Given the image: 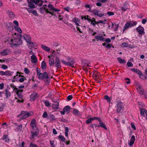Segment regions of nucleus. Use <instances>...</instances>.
Listing matches in <instances>:
<instances>
[{
    "mask_svg": "<svg viewBox=\"0 0 147 147\" xmlns=\"http://www.w3.org/2000/svg\"><path fill=\"white\" fill-rule=\"evenodd\" d=\"M16 34V33H15L14 35H12L7 37L5 42H7L11 47L21 44L22 41L20 38L17 37Z\"/></svg>",
    "mask_w": 147,
    "mask_h": 147,
    "instance_id": "nucleus-1",
    "label": "nucleus"
},
{
    "mask_svg": "<svg viewBox=\"0 0 147 147\" xmlns=\"http://www.w3.org/2000/svg\"><path fill=\"white\" fill-rule=\"evenodd\" d=\"M48 6L49 8V9H47V5H43V8L47 13H50L52 16L54 15L55 14L54 13L51 12H50L49 11H54L55 12L57 11L59 12L60 11V9L55 8L54 6L51 4H49L48 5Z\"/></svg>",
    "mask_w": 147,
    "mask_h": 147,
    "instance_id": "nucleus-2",
    "label": "nucleus"
},
{
    "mask_svg": "<svg viewBox=\"0 0 147 147\" xmlns=\"http://www.w3.org/2000/svg\"><path fill=\"white\" fill-rule=\"evenodd\" d=\"M38 76V78L40 80H44L46 82V84H48L50 82V79L49 78L47 73L46 72H45L43 74L42 73L39 74Z\"/></svg>",
    "mask_w": 147,
    "mask_h": 147,
    "instance_id": "nucleus-3",
    "label": "nucleus"
},
{
    "mask_svg": "<svg viewBox=\"0 0 147 147\" xmlns=\"http://www.w3.org/2000/svg\"><path fill=\"white\" fill-rule=\"evenodd\" d=\"M20 115H21V119H24L30 116L31 115V114L30 113L27 112L25 111H22L18 115V117H19Z\"/></svg>",
    "mask_w": 147,
    "mask_h": 147,
    "instance_id": "nucleus-4",
    "label": "nucleus"
},
{
    "mask_svg": "<svg viewBox=\"0 0 147 147\" xmlns=\"http://www.w3.org/2000/svg\"><path fill=\"white\" fill-rule=\"evenodd\" d=\"M123 106L121 102H118L117 104V111L118 113L122 112L123 111Z\"/></svg>",
    "mask_w": 147,
    "mask_h": 147,
    "instance_id": "nucleus-5",
    "label": "nucleus"
},
{
    "mask_svg": "<svg viewBox=\"0 0 147 147\" xmlns=\"http://www.w3.org/2000/svg\"><path fill=\"white\" fill-rule=\"evenodd\" d=\"M24 37L26 41L31 45L32 46H33L34 44L33 43L31 42V39L30 38L28 35L25 34L24 35Z\"/></svg>",
    "mask_w": 147,
    "mask_h": 147,
    "instance_id": "nucleus-6",
    "label": "nucleus"
},
{
    "mask_svg": "<svg viewBox=\"0 0 147 147\" xmlns=\"http://www.w3.org/2000/svg\"><path fill=\"white\" fill-rule=\"evenodd\" d=\"M36 121L34 119H32L30 123V126L32 129V130H38V127L36 124Z\"/></svg>",
    "mask_w": 147,
    "mask_h": 147,
    "instance_id": "nucleus-7",
    "label": "nucleus"
},
{
    "mask_svg": "<svg viewBox=\"0 0 147 147\" xmlns=\"http://www.w3.org/2000/svg\"><path fill=\"white\" fill-rule=\"evenodd\" d=\"M39 131L38 130H32L31 131L32 135L30 137L31 139H34L35 137H36L39 133Z\"/></svg>",
    "mask_w": 147,
    "mask_h": 147,
    "instance_id": "nucleus-8",
    "label": "nucleus"
},
{
    "mask_svg": "<svg viewBox=\"0 0 147 147\" xmlns=\"http://www.w3.org/2000/svg\"><path fill=\"white\" fill-rule=\"evenodd\" d=\"M93 12L94 14L97 15L98 17H101L104 16V14L100 11L98 10H94Z\"/></svg>",
    "mask_w": 147,
    "mask_h": 147,
    "instance_id": "nucleus-9",
    "label": "nucleus"
},
{
    "mask_svg": "<svg viewBox=\"0 0 147 147\" xmlns=\"http://www.w3.org/2000/svg\"><path fill=\"white\" fill-rule=\"evenodd\" d=\"M10 53V50L8 49L4 50L0 52V54L2 56H5L9 54Z\"/></svg>",
    "mask_w": 147,
    "mask_h": 147,
    "instance_id": "nucleus-10",
    "label": "nucleus"
},
{
    "mask_svg": "<svg viewBox=\"0 0 147 147\" xmlns=\"http://www.w3.org/2000/svg\"><path fill=\"white\" fill-rule=\"evenodd\" d=\"M67 60L68 65L71 66L72 67H73V65L74 63V60L69 58H68L67 59Z\"/></svg>",
    "mask_w": 147,
    "mask_h": 147,
    "instance_id": "nucleus-11",
    "label": "nucleus"
},
{
    "mask_svg": "<svg viewBox=\"0 0 147 147\" xmlns=\"http://www.w3.org/2000/svg\"><path fill=\"white\" fill-rule=\"evenodd\" d=\"M136 30L140 34H142L144 33V28L141 26L137 27L136 28Z\"/></svg>",
    "mask_w": 147,
    "mask_h": 147,
    "instance_id": "nucleus-12",
    "label": "nucleus"
},
{
    "mask_svg": "<svg viewBox=\"0 0 147 147\" xmlns=\"http://www.w3.org/2000/svg\"><path fill=\"white\" fill-rule=\"evenodd\" d=\"M99 121V125H98V127H100L102 128H103L104 129L107 130V128L106 127L105 124L102 122L100 120L98 119Z\"/></svg>",
    "mask_w": 147,
    "mask_h": 147,
    "instance_id": "nucleus-13",
    "label": "nucleus"
},
{
    "mask_svg": "<svg viewBox=\"0 0 147 147\" xmlns=\"http://www.w3.org/2000/svg\"><path fill=\"white\" fill-rule=\"evenodd\" d=\"M37 94L36 93H33L30 96V100L31 101H33L37 97Z\"/></svg>",
    "mask_w": 147,
    "mask_h": 147,
    "instance_id": "nucleus-14",
    "label": "nucleus"
},
{
    "mask_svg": "<svg viewBox=\"0 0 147 147\" xmlns=\"http://www.w3.org/2000/svg\"><path fill=\"white\" fill-rule=\"evenodd\" d=\"M55 66L58 68L61 67V64L60 63L59 59L58 57H56L55 60Z\"/></svg>",
    "mask_w": 147,
    "mask_h": 147,
    "instance_id": "nucleus-15",
    "label": "nucleus"
},
{
    "mask_svg": "<svg viewBox=\"0 0 147 147\" xmlns=\"http://www.w3.org/2000/svg\"><path fill=\"white\" fill-rule=\"evenodd\" d=\"M72 22H74L77 26H80L79 24L80 23V20L78 18H74L72 20Z\"/></svg>",
    "mask_w": 147,
    "mask_h": 147,
    "instance_id": "nucleus-16",
    "label": "nucleus"
},
{
    "mask_svg": "<svg viewBox=\"0 0 147 147\" xmlns=\"http://www.w3.org/2000/svg\"><path fill=\"white\" fill-rule=\"evenodd\" d=\"M135 140V137L133 135L131 137L130 142L128 143L129 145L130 146H132L134 144Z\"/></svg>",
    "mask_w": 147,
    "mask_h": 147,
    "instance_id": "nucleus-17",
    "label": "nucleus"
},
{
    "mask_svg": "<svg viewBox=\"0 0 147 147\" xmlns=\"http://www.w3.org/2000/svg\"><path fill=\"white\" fill-rule=\"evenodd\" d=\"M93 78L95 79L96 80L99 79L100 78V74L97 71L94 72L92 75Z\"/></svg>",
    "mask_w": 147,
    "mask_h": 147,
    "instance_id": "nucleus-18",
    "label": "nucleus"
},
{
    "mask_svg": "<svg viewBox=\"0 0 147 147\" xmlns=\"http://www.w3.org/2000/svg\"><path fill=\"white\" fill-rule=\"evenodd\" d=\"M138 92L140 94H143L144 93V90L141 86H139L137 88Z\"/></svg>",
    "mask_w": 147,
    "mask_h": 147,
    "instance_id": "nucleus-19",
    "label": "nucleus"
},
{
    "mask_svg": "<svg viewBox=\"0 0 147 147\" xmlns=\"http://www.w3.org/2000/svg\"><path fill=\"white\" fill-rule=\"evenodd\" d=\"M131 71L136 73L140 75H141L142 74V72L139 69L132 68L131 69Z\"/></svg>",
    "mask_w": 147,
    "mask_h": 147,
    "instance_id": "nucleus-20",
    "label": "nucleus"
},
{
    "mask_svg": "<svg viewBox=\"0 0 147 147\" xmlns=\"http://www.w3.org/2000/svg\"><path fill=\"white\" fill-rule=\"evenodd\" d=\"M59 103L57 101L55 102V104L52 105L53 108L54 109H57L59 108Z\"/></svg>",
    "mask_w": 147,
    "mask_h": 147,
    "instance_id": "nucleus-21",
    "label": "nucleus"
},
{
    "mask_svg": "<svg viewBox=\"0 0 147 147\" xmlns=\"http://www.w3.org/2000/svg\"><path fill=\"white\" fill-rule=\"evenodd\" d=\"M112 28H113L115 31H116L117 30L119 26L118 24H116L115 23H112Z\"/></svg>",
    "mask_w": 147,
    "mask_h": 147,
    "instance_id": "nucleus-22",
    "label": "nucleus"
},
{
    "mask_svg": "<svg viewBox=\"0 0 147 147\" xmlns=\"http://www.w3.org/2000/svg\"><path fill=\"white\" fill-rule=\"evenodd\" d=\"M130 24L129 22H127L125 24L123 27V32H124L125 30L128 28L129 27H131Z\"/></svg>",
    "mask_w": 147,
    "mask_h": 147,
    "instance_id": "nucleus-23",
    "label": "nucleus"
},
{
    "mask_svg": "<svg viewBox=\"0 0 147 147\" xmlns=\"http://www.w3.org/2000/svg\"><path fill=\"white\" fill-rule=\"evenodd\" d=\"M63 110L65 113H69L70 111V107L68 106H66L63 108Z\"/></svg>",
    "mask_w": 147,
    "mask_h": 147,
    "instance_id": "nucleus-24",
    "label": "nucleus"
},
{
    "mask_svg": "<svg viewBox=\"0 0 147 147\" xmlns=\"http://www.w3.org/2000/svg\"><path fill=\"white\" fill-rule=\"evenodd\" d=\"M41 47L43 50L47 52H49L50 51V48L44 45H41Z\"/></svg>",
    "mask_w": 147,
    "mask_h": 147,
    "instance_id": "nucleus-25",
    "label": "nucleus"
},
{
    "mask_svg": "<svg viewBox=\"0 0 147 147\" xmlns=\"http://www.w3.org/2000/svg\"><path fill=\"white\" fill-rule=\"evenodd\" d=\"M144 113L146 115H147V111L144 109H141L140 112L141 115L143 117H144Z\"/></svg>",
    "mask_w": 147,
    "mask_h": 147,
    "instance_id": "nucleus-26",
    "label": "nucleus"
},
{
    "mask_svg": "<svg viewBox=\"0 0 147 147\" xmlns=\"http://www.w3.org/2000/svg\"><path fill=\"white\" fill-rule=\"evenodd\" d=\"M121 47H128L131 49L133 48L132 47H131L130 45H128V44L126 42L122 43L121 45Z\"/></svg>",
    "mask_w": 147,
    "mask_h": 147,
    "instance_id": "nucleus-27",
    "label": "nucleus"
},
{
    "mask_svg": "<svg viewBox=\"0 0 147 147\" xmlns=\"http://www.w3.org/2000/svg\"><path fill=\"white\" fill-rule=\"evenodd\" d=\"M14 72L13 71H10L7 70L5 71V76H12Z\"/></svg>",
    "mask_w": 147,
    "mask_h": 147,
    "instance_id": "nucleus-28",
    "label": "nucleus"
},
{
    "mask_svg": "<svg viewBox=\"0 0 147 147\" xmlns=\"http://www.w3.org/2000/svg\"><path fill=\"white\" fill-rule=\"evenodd\" d=\"M31 60L34 63H35L37 62V59L35 55H32L31 57Z\"/></svg>",
    "mask_w": 147,
    "mask_h": 147,
    "instance_id": "nucleus-29",
    "label": "nucleus"
},
{
    "mask_svg": "<svg viewBox=\"0 0 147 147\" xmlns=\"http://www.w3.org/2000/svg\"><path fill=\"white\" fill-rule=\"evenodd\" d=\"M95 37L96 40L98 41L100 40L101 41H103L104 40V38L102 36H96Z\"/></svg>",
    "mask_w": 147,
    "mask_h": 147,
    "instance_id": "nucleus-30",
    "label": "nucleus"
},
{
    "mask_svg": "<svg viewBox=\"0 0 147 147\" xmlns=\"http://www.w3.org/2000/svg\"><path fill=\"white\" fill-rule=\"evenodd\" d=\"M72 113L74 115H80V113L78 110L75 109H73Z\"/></svg>",
    "mask_w": 147,
    "mask_h": 147,
    "instance_id": "nucleus-31",
    "label": "nucleus"
},
{
    "mask_svg": "<svg viewBox=\"0 0 147 147\" xmlns=\"http://www.w3.org/2000/svg\"><path fill=\"white\" fill-rule=\"evenodd\" d=\"M16 92V94H17L18 97L19 98L21 97V96L19 94V93L20 92H22V90H18V89L16 88L15 89Z\"/></svg>",
    "mask_w": 147,
    "mask_h": 147,
    "instance_id": "nucleus-32",
    "label": "nucleus"
},
{
    "mask_svg": "<svg viewBox=\"0 0 147 147\" xmlns=\"http://www.w3.org/2000/svg\"><path fill=\"white\" fill-rule=\"evenodd\" d=\"M104 98L107 100V102L109 103H110L111 98V97H109L107 95H105L104 96Z\"/></svg>",
    "mask_w": 147,
    "mask_h": 147,
    "instance_id": "nucleus-33",
    "label": "nucleus"
},
{
    "mask_svg": "<svg viewBox=\"0 0 147 147\" xmlns=\"http://www.w3.org/2000/svg\"><path fill=\"white\" fill-rule=\"evenodd\" d=\"M55 62L54 59H50L49 60V65L50 66L53 65L54 64Z\"/></svg>",
    "mask_w": 147,
    "mask_h": 147,
    "instance_id": "nucleus-34",
    "label": "nucleus"
},
{
    "mask_svg": "<svg viewBox=\"0 0 147 147\" xmlns=\"http://www.w3.org/2000/svg\"><path fill=\"white\" fill-rule=\"evenodd\" d=\"M14 27L15 28V30L16 31H17L20 33H22V30L18 26H14Z\"/></svg>",
    "mask_w": 147,
    "mask_h": 147,
    "instance_id": "nucleus-35",
    "label": "nucleus"
},
{
    "mask_svg": "<svg viewBox=\"0 0 147 147\" xmlns=\"http://www.w3.org/2000/svg\"><path fill=\"white\" fill-rule=\"evenodd\" d=\"M117 60L119 62L121 63H123L126 62V61L125 60L123 59L120 57L118 58Z\"/></svg>",
    "mask_w": 147,
    "mask_h": 147,
    "instance_id": "nucleus-36",
    "label": "nucleus"
},
{
    "mask_svg": "<svg viewBox=\"0 0 147 147\" xmlns=\"http://www.w3.org/2000/svg\"><path fill=\"white\" fill-rule=\"evenodd\" d=\"M41 67L43 69H45L47 67L46 62L45 61H42L41 64Z\"/></svg>",
    "mask_w": 147,
    "mask_h": 147,
    "instance_id": "nucleus-37",
    "label": "nucleus"
},
{
    "mask_svg": "<svg viewBox=\"0 0 147 147\" xmlns=\"http://www.w3.org/2000/svg\"><path fill=\"white\" fill-rule=\"evenodd\" d=\"M43 102L46 106L48 107L50 105V104L49 102L47 100H43Z\"/></svg>",
    "mask_w": 147,
    "mask_h": 147,
    "instance_id": "nucleus-38",
    "label": "nucleus"
},
{
    "mask_svg": "<svg viewBox=\"0 0 147 147\" xmlns=\"http://www.w3.org/2000/svg\"><path fill=\"white\" fill-rule=\"evenodd\" d=\"M94 120V119L92 118H90L87 120L86 121V122L87 124H88L91 123Z\"/></svg>",
    "mask_w": 147,
    "mask_h": 147,
    "instance_id": "nucleus-39",
    "label": "nucleus"
},
{
    "mask_svg": "<svg viewBox=\"0 0 147 147\" xmlns=\"http://www.w3.org/2000/svg\"><path fill=\"white\" fill-rule=\"evenodd\" d=\"M129 24H130V27H132L136 26L137 24V22H136L132 21L130 22H129Z\"/></svg>",
    "mask_w": 147,
    "mask_h": 147,
    "instance_id": "nucleus-40",
    "label": "nucleus"
},
{
    "mask_svg": "<svg viewBox=\"0 0 147 147\" xmlns=\"http://www.w3.org/2000/svg\"><path fill=\"white\" fill-rule=\"evenodd\" d=\"M69 132V129L68 127H66L65 128V135L66 137L68 138V133Z\"/></svg>",
    "mask_w": 147,
    "mask_h": 147,
    "instance_id": "nucleus-41",
    "label": "nucleus"
},
{
    "mask_svg": "<svg viewBox=\"0 0 147 147\" xmlns=\"http://www.w3.org/2000/svg\"><path fill=\"white\" fill-rule=\"evenodd\" d=\"M3 139L7 142H8L9 141V139L7 135H4L3 136Z\"/></svg>",
    "mask_w": 147,
    "mask_h": 147,
    "instance_id": "nucleus-42",
    "label": "nucleus"
},
{
    "mask_svg": "<svg viewBox=\"0 0 147 147\" xmlns=\"http://www.w3.org/2000/svg\"><path fill=\"white\" fill-rule=\"evenodd\" d=\"M29 7L30 8L33 9L36 8V7L35 6L34 3H31L29 4Z\"/></svg>",
    "mask_w": 147,
    "mask_h": 147,
    "instance_id": "nucleus-43",
    "label": "nucleus"
},
{
    "mask_svg": "<svg viewBox=\"0 0 147 147\" xmlns=\"http://www.w3.org/2000/svg\"><path fill=\"white\" fill-rule=\"evenodd\" d=\"M8 13L11 18H12L14 16V15L11 11H9L8 12Z\"/></svg>",
    "mask_w": 147,
    "mask_h": 147,
    "instance_id": "nucleus-44",
    "label": "nucleus"
},
{
    "mask_svg": "<svg viewBox=\"0 0 147 147\" xmlns=\"http://www.w3.org/2000/svg\"><path fill=\"white\" fill-rule=\"evenodd\" d=\"M105 47L109 49L111 47H112L113 48H114V46L111 44H107Z\"/></svg>",
    "mask_w": 147,
    "mask_h": 147,
    "instance_id": "nucleus-45",
    "label": "nucleus"
},
{
    "mask_svg": "<svg viewBox=\"0 0 147 147\" xmlns=\"http://www.w3.org/2000/svg\"><path fill=\"white\" fill-rule=\"evenodd\" d=\"M59 138L62 141L64 142L65 140V138L62 135H59Z\"/></svg>",
    "mask_w": 147,
    "mask_h": 147,
    "instance_id": "nucleus-46",
    "label": "nucleus"
},
{
    "mask_svg": "<svg viewBox=\"0 0 147 147\" xmlns=\"http://www.w3.org/2000/svg\"><path fill=\"white\" fill-rule=\"evenodd\" d=\"M29 147H37V146L35 144L31 142L30 143Z\"/></svg>",
    "mask_w": 147,
    "mask_h": 147,
    "instance_id": "nucleus-47",
    "label": "nucleus"
},
{
    "mask_svg": "<svg viewBox=\"0 0 147 147\" xmlns=\"http://www.w3.org/2000/svg\"><path fill=\"white\" fill-rule=\"evenodd\" d=\"M93 19H94V20H93L92 21L91 24H92L93 26H94L95 25L96 23V22L95 19L94 18H93Z\"/></svg>",
    "mask_w": 147,
    "mask_h": 147,
    "instance_id": "nucleus-48",
    "label": "nucleus"
},
{
    "mask_svg": "<svg viewBox=\"0 0 147 147\" xmlns=\"http://www.w3.org/2000/svg\"><path fill=\"white\" fill-rule=\"evenodd\" d=\"M81 26V28L78 27H77L76 28H77V30L78 31L82 33V29H81V28H82V26Z\"/></svg>",
    "mask_w": 147,
    "mask_h": 147,
    "instance_id": "nucleus-49",
    "label": "nucleus"
},
{
    "mask_svg": "<svg viewBox=\"0 0 147 147\" xmlns=\"http://www.w3.org/2000/svg\"><path fill=\"white\" fill-rule=\"evenodd\" d=\"M127 65L129 67H132L133 66V64L130 62L128 61L127 63Z\"/></svg>",
    "mask_w": 147,
    "mask_h": 147,
    "instance_id": "nucleus-50",
    "label": "nucleus"
},
{
    "mask_svg": "<svg viewBox=\"0 0 147 147\" xmlns=\"http://www.w3.org/2000/svg\"><path fill=\"white\" fill-rule=\"evenodd\" d=\"M36 71L37 72V75L38 76L39 74L41 73L40 69L38 68H36Z\"/></svg>",
    "mask_w": 147,
    "mask_h": 147,
    "instance_id": "nucleus-51",
    "label": "nucleus"
},
{
    "mask_svg": "<svg viewBox=\"0 0 147 147\" xmlns=\"http://www.w3.org/2000/svg\"><path fill=\"white\" fill-rule=\"evenodd\" d=\"M127 8L125 5H124L121 8V9L123 11H126L127 10Z\"/></svg>",
    "mask_w": 147,
    "mask_h": 147,
    "instance_id": "nucleus-52",
    "label": "nucleus"
},
{
    "mask_svg": "<svg viewBox=\"0 0 147 147\" xmlns=\"http://www.w3.org/2000/svg\"><path fill=\"white\" fill-rule=\"evenodd\" d=\"M104 41H105L107 43H110L111 41V40L110 38H107L106 39L104 38Z\"/></svg>",
    "mask_w": 147,
    "mask_h": 147,
    "instance_id": "nucleus-53",
    "label": "nucleus"
},
{
    "mask_svg": "<svg viewBox=\"0 0 147 147\" xmlns=\"http://www.w3.org/2000/svg\"><path fill=\"white\" fill-rule=\"evenodd\" d=\"M24 71L25 73L27 74H28L29 73V71L27 68H24Z\"/></svg>",
    "mask_w": 147,
    "mask_h": 147,
    "instance_id": "nucleus-54",
    "label": "nucleus"
},
{
    "mask_svg": "<svg viewBox=\"0 0 147 147\" xmlns=\"http://www.w3.org/2000/svg\"><path fill=\"white\" fill-rule=\"evenodd\" d=\"M24 8L26 9L27 11L29 13H32L33 11L30 8H29L24 7Z\"/></svg>",
    "mask_w": 147,
    "mask_h": 147,
    "instance_id": "nucleus-55",
    "label": "nucleus"
},
{
    "mask_svg": "<svg viewBox=\"0 0 147 147\" xmlns=\"http://www.w3.org/2000/svg\"><path fill=\"white\" fill-rule=\"evenodd\" d=\"M34 15L37 16H38V14L37 11L35 10H33L32 13Z\"/></svg>",
    "mask_w": 147,
    "mask_h": 147,
    "instance_id": "nucleus-56",
    "label": "nucleus"
},
{
    "mask_svg": "<svg viewBox=\"0 0 147 147\" xmlns=\"http://www.w3.org/2000/svg\"><path fill=\"white\" fill-rule=\"evenodd\" d=\"M48 116L46 112H44L42 115V117L43 118H46Z\"/></svg>",
    "mask_w": 147,
    "mask_h": 147,
    "instance_id": "nucleus-57",
    "label": "nucleus"
},
{
    "mask_svg": "<svg viewBox=\"0 0 147 147\" xmlns=\"http://www.w3.org/2000/svg\"><path fill=\"white\" fill-rule=\"evenodd\" d=\"M107 14H108L109 16H110L114 15V13L112 12L109 11L107 12Z\"/></svg>",
    "mask_w": 147,
    "mask_h": 147,
    "instance_id": "nucleus-58",
    "label": "nucleus"
},
{
    "mask_svg": "<svg viewBox=\"0 0 147 147\" xmlns=\"http://www.w3.org/2000/svg\"><path fill=\"white\" fill-rule=\"evenodd\" d=\"M61 62L65 65H68L67 62L63 60H61Z\"/></svg>",
    "mask_w": 147,
    "mask_h": 147,
    "instance_id": "nucleus-59",
    "label": "nucleus"
},
{
    "mask_svg": "<svg viewBox=\"0 0 147 147\" xmlns=\"http://www.w3.org/2000/svg\"><path fill=\"white\" fill-rule=\"evenodd\" d=\"M1 67L3 69H6L8 68L7 66L5 65H3L1 66Z\"/></svg>",
    "mask_w": 147,
    "mask_h": 147,
    "instance_id": "nucleus-60",
    "label": "nucleus"
},
{
    "mask_svg": "<svg viewBox=\"0 0 147 147\" xmlns=\"http://www.w3.org/2000/svg\"><path fill=\"white\" fill-rule=\"evenodd\" d=\"M89 16H85L84 17H82V19H84L85 20H88V18Z\"/></svg>",
    "mask_w": 147,
    "mask_h": 147,
    "instance_id": "nucleus-61",
    "label": "nucleus"
},
{
    "mask_svg": "<svg viewBox=\"0 0 147 147\" xmlns=\"http://www.w3.org/2000/svg\"><path fill=\"white\" fill-rule=\"evenodd\" d=\"M13 23L16 25V26H19V23L17 21H14L13 22Z\"/></svg>",
    "mask_w": 147,
    "mask_h": 147,
    "instance_id": "nucleus-62",
    "label": "nucleus"
},
{
    "mask_svg": "<svg viewBox=\"0 0 147 147\" xmlns=\"http://www.w3.org/2000/svg\"><path fill=\"white\" fill-rule=\"evenodd\" d=\"M6 96L7 97L10 96V93L7 91H6Z\"/></svg>",
    "mask_w": 147,
    "mask_h": 147,
    "instance_id": "nucleus-63",
    "label": "nucleus"
},
{
    "mask_svg": "<svg viewBox=\"0 0 147 147\" xmlns=\"http://www.w3.org/2000/svg\"><path fill=\"white\" fill-rule=\"evenodd\" d=\"M5 71L4 72L3 71H0V74L1 75H5Z\"/></svg>",
    "mask_w": 147,
    "mask_h": 147,
    "instance_id": "nucleus-64",
    "label": "nucleus"
}]
</instances>
